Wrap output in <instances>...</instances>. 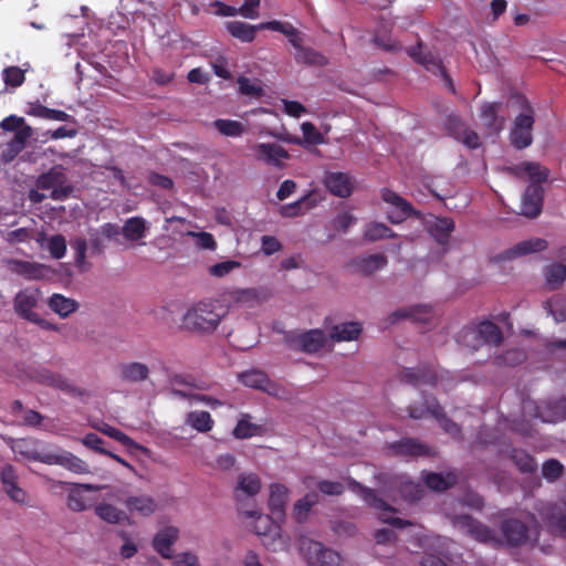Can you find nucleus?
<instances>
[{
    "instance_id": "1",
    "label": "nucleus",
    "mask_w": 566,
    "mask_h": 566,
    "mask_svg": "<svg viewBox=\"0 0 566 566\" xmlns=\"http://www.w3.org/2000/svg\"><path fill=\"white\" fill-rule=\"evenodd\" d=\"M227 313V308L218 300L202 298L187 308L181 318V328L201 336L211 335Z\"/></svg>"
},
{
    "instance_id": "2",
    "label": "nucleus",
    "mask_w": 566,
    "mask_h": 566,
    "mask_svg": "<svg viewBox=\"0 0 566 566\" xmlns=\"http://www.w3.org/2000/svg\"><path fill=\"white\" fill-rule=\"evenodd\" d=\"M509 102L520 111L518 115L513 120L509 139L515 149L522 150L530 147L533 143L535 111L527 97L523 94H512Z\"/></svg>"
},
{
    "instance_id": "3",
    "label": "nucleus",
    "mask_w": 566,
    "mask_h": 566,
    "mask_svg": "<svg viewBox=\"0 0 566 566\" xmlns=\"http://www.w3.org/2000/svg\"><path fill=\"white\" fill-rule=\"evenodd\" d=\"M283 342L292 350L312 355L325 348L328 337L321 328L304 332L289 331L284 333Z\"/></svg>"
},
{
    "instance_id": "4",
    "label": "nucleus",
    "mask_w": 566,
    "mask_h": 566,
    "mask_svg": "<svg viewBox=\"0 0 566 566\" xmlns=\"http://www.w3.org/2000/svg\"><path fill=\"white\" fill-rule=\"evenodd\" d=\"M460 336L463 343L473 349H478L486 344L499 346L503 340L500 327L490 321L463 328Z\"/></svg>"
},
{
    "instance_id": "5",
    "label": "nucleus",
    "mask_w": 566,
    "mask_h": 566,
    "mask_svg": "<svg viewBox=\"0 0 566 566\" xmlns=\"http://www.w3.org/2000/svg\"><path fill=\"white\" fill-rule=\"evenodd\" d=\"M40 300V291L36 289H24L17 293L13 300L14 312L22 318L41 326L44 329L55 331L56 326L33 312Z\"/></svg>"
},
{
    "instance_id": "6",
    "label": "nucleus",
    "mask_w": 566,
    "mask_h": 566,
    "mask_svg": "<svg viewBox=\"0 0 566 566\" xmlns=\"http://www.w3.org/2000/svg\"><path fill=\"white\" fill-rule=\"evenodd\" d=\"M349 486L354 491H358L361 495L363 500L373 509L378 510L380 512L379 520L384 523L390 524L392 526L402 528L410 523L400 517H391L390 513H395L396 510L390 506L385 500L378 496L377 492L373 489L365 488L360 483L355 480H349Z\"/></svg>"
},
{
    "instance_id": "7",
    "label": "nucleus",
    "mask_w": 566,
    "mask_h": 566,
    "mask_svg": "<svg viewBox=\"0 0 566 566\" xmlns=\"http://www.w3.org/2000/svg\"><path fill=\"white\" fill-rule=\"evenodd\" d=\"M408 55L418 64L422 65L428 72L439 75L443 78L448 87L454 92L452 78L448 74L441 57L428 50L421 41L415 46L407 49Z\"/></svg>"
},
{
    "instance_id": "8",
    "label": "nucleus",
    "mask_w": 566,
    "mask_h": 566,
    "mask_svg": "<svg viewBox=\"0 0 566 566\" xmlns=\"http://www.w3.org/2000/svg\"><path fill=\"white\" fill-rule=\"evenodd\" d=\"M380 197L388 205L387 219L394 224H399L410 217L419 218L421 216L409 201L389 188H382Z\"/></svg>"
},
{
    "instance_id": "9",
    "label": "nucleus",
    "mask_w": 566,
    "mask_h": 566,
    "mask_svg": "<svg viewBox=\"0 0 566 566\" xmlns=\"http://www.w3.org/2000/svg\"><path fill=\"white\" fill-rule=\"evenodd\" d=\"M300 551L311 566H340V555L331 548L324 547L319 542L303 538Z\"/></svg>"
},
{
    "instance_id": "10",
    "label": "nucleus",
    "mask_w": 566,
    "mask_h": 566,
    "mask_svg": "<svg viewBox=\"0 0 566 566\" xmlns=\"http://www.w3.org/2000/svg\"><path fill=\"white\" fill-rule=\"evenodd\" d=\"M123 490H117L109 494V499L120 502L130 514H138L143 517L153 515L157 510V502L147 494L124 496Z\"/></svg>"
},
{
    "instance_id": "11",
    "label": "nucleus",
    "mask_w": 566,
    "mask_h": 566,
    "mask_svg": "<svg viewBox=\"0 0 566 566\" xmlns=\"http://www.w3.org/2000/svg\"><path fill=\"white\" fill-rule=\"evenodd\" d=\"M32 378L41 385L60 389L61 391H64L71 396L81 397L86 394V391L84 389L73 385L62 374L54 373L51 369L45 368V367H40L38 369H34L32 373Z\"/></svg>"
},
{
    "instance_id": "12",
    "label": "nucleus",
    "mask_w": 566,
    "mask_h": 566,
    "mask_svg": "<svg viewBox=\"0 0 566 566\" xmlns=\"http://www.w3.org/2000/svg\"><path fill=\"white\" fill-rule=\"evenodd\" d=\"M502 534V544L510 547H518L524 545L528 539V526L521 520L510 517L500 524Z\"/></svg>"
},
{
    "instance_id": "13",
    "label": "nucleus",
    "mask_w": 566,
    "mask_h": 566,
    "mask_svg": "<svg viewBox=\"0 0 566 566\" xmlns=\"http://www.w3.org/2000/svg\"><path fill=\"white\" fill-rule=\"evenodd\" d=\"M509 172L516 178L530 179V185H539L546 182L549 177V170L545 166L536 161H523L518 165L507 168Z\"/></svg>"
},
{
    "instance_id": "14",
    "label": "nucleus",
    "mask_w": 566,
    "mask_h": 566,
    "mask_svg": "<svg viewBox=\"0 0 566 566\" xmlns=\"http://www.w3.org/2000/svg\"><path fill=\"white\" fill-rule=\"evenodd\" d=\"M544 188L539 185H528L522 197L521 214L536 218L543 208Z\"/></svg>"
},
{
    "instance_id": "15",
    "label": "nucleus",
    "mask_w": 566,
    "mask_h": 566,
    "mask_svg": "<svg viewBox=\"0 0 566 566\" xmlns=\"http://www.w3.org/2000/svg\"><path fill=\"white\" fill-rule=\"evenodd\" d=\"M399 379L405 384L419 387L421 385L436 386L438 377L431 367L422 366L419 368L402 369L399 374Z\"/></svg>"
},
{
    "instance_id": "16",
    "label": "nucleus",
    "mask_w": 566,
    "mask_h": 566,
    "mask_svg": "<svg viewBox=\"0 0 566 566\" xmlns=\"http://www.w3.org/2000/svg\"><path fill=\"white\" fill-rule=\"evenodd\" d=\"M239 380L247 387L259 389L269 395L279 397L280 388L272 382L268 375L261 370L252 369L239 375Z\"/></svg>"
},
{
    "instance_id": "17",
    "label": "nucleus",
    "mask_w": 566,
    "mask_h": 566,
    "mask_svg": "<svg viewBox=\"0 0 566 566\" xmlns=\"http://www.w3.org/2000/svg\"><path fill=\"white\" fill-rule=\"evenodd\" d=\"M33 132L30 126L19 129L14 137L7 143L4 149L0 154V161L2 164H10L17 156L25 148L27 142L31 138Z\"/></svg>"
},
{
    "instance_id": "18",
    "label": "nucleus",
    "mask_w": 566,
    "mask_h": 566,
    "mask_svg": "<svg viewBox=\"0 0 566 566\" xmlns=\"http://www.w3.org/2000/svg\"><path fill=\"white\" fill-rule=\"evenodd\" d=\"M12 270L27 280H43L49 277L53 271L49 265L23 260H11Z\"/></svg>"
},
{
    "instance_id": "19",
    "label": "nucleus",
    "mask_w": 566,
    "mask_h": 566,
    "mask_svg": "<svg viewBox=\"0 0 566 566\" xmlns=\"http://www.w3.org/2000/svg\"><path fill=\"white\" fill-rule=\"evenodd\" d=\"M45 461L48 465L57 464L77 474L88 472L86 462L65 450H53L52 458H48Z\"/></svg>"
},
{
    "instance_id": "20",
    "label": "nucleus",
    "mask_w": 566,
    "mask_h": 566,
    "mask_svg": "<svg viewBox=\"0 0 566 566\" xmlns=\"http://www.w3.org/2000/svg\"><path fill=\"white\" fill-rule=\"evenodd\" d=\"M463 525L468 528V532L474 537L476 541L485 544H490L492 546L502 545V541L496 537L495 532L489 526L482 524L478 520L464 515L462 516Z\"/></svg>"
},
{
    "instance_id": "21",
    "label": "nucleus",
    "mask_w": 566,
    "mask_h": 566,
    "mask_svg": "<svg viewBox=\"0 0 566 566\" xmlns=\"http://www.w3.org/2000/svg\"><path fill=\"white\" fill-rule=\"evenodd\" d=\"M1 483L4 492L17 503H25L27 492L18 485V476L11 464H6L0 473Z\"/></svg>"
},
{
    "instance_id": "22",
    "label": "nucleus",
    "mask_w": 566,
    "mask_h": 566,
    "mask_svg": "<svg viewBox=\"0 0 566 566\" xmlns=\"http://www.w3.org/2000/svg\"><path fill=\"white\" fill-rule=\"evenodd\" d=\"M434 313L429 305H415L410 307H403L395 311L390 314L389 321L391 324L398 322L401 318H411L418 323H429L433 318Z\"/></svg>"
},
{
    "instance_id": "23",
    "label": "nucleus",
    "mask_w": 566,
    "mask_h": 566,
    "mask_svg": "<svg viewBox=\"0 0 566 566\" xmlns=\"http://www.w3.org/2000/svg\"><path fill=\"white\" fill-rule=\"evenodd\" d=\"M326 188L339 198H347L353 192L352 178L345 172H329L325 176Z\"/></svg>"
},
{
    "instance_id": "24",
    "label": "nucleus",
    "mask_w": 566,
    "mask_h": 566,
    "mask_svg": "<svg viewBox=\"0 0 566 566\" xmlns=\"http://www.w3.org/2000/svg\"><path fill=\"white\" fill-rule=\"evenodd\" d=\"M548 247L545 239L533 238L518 242L513 248L504 251L501 255V260H512L517 256L526 255L534 252L544 251Z\"/></svg>"
},
{
    "instance_id": "25",
    "label": "nucleus",
    "mask_w": 566,
    "mask_h": 566,
    "mask_svg": "<svg viewBox=\"0 0 566 566\" xmlns=\"http://www.w3.org/2000/svg\"><path fill=\"white\" fill-rule=\"evenodd\" d=\"M397 455L403 457H428L432 455L431 449L413 438L401 439L390 446Z\"/></svg>"
},
{
    "instance_id": "26",
    "label": "nucleus",
    "mask_w": 566,
    "mask_h": 566,
    "mask_svg": "<svg viewBox=\"0 0 566 566\" xmlns=\"http://www.w3.org/2000/svg\"><path fill=\"white\" fill-rule=\"evenodd\" d=\"M178 528L168 526L160 530L153 539L154 549L166 559L171 558L172 551L171 546L178 538Z\"/></svg>"
},
{
    "instance_id": "27",
    "label": "nucleus",
    "mask_w": 566,
    "mask_h": 566,
    "mask_svg": "<svg viewBox=\"0 0 566 566\" xmlns=\"http://www.w3.org/2000/svg\"><path fill=\"white\" fill-rule=\"evenodd\" d=\"M256 150V158L259 160L265 161L266 164H270L272 166H275L277 168H282L283 164L281 163L282 158H289V153L285 150L282 146L270 143H261L258 144L255 147Z\"/></svg>"
},
{
    "instance_id": "28",
    "label": "nucleus",
    "mask_w": 566,
    "mask_h": 566,
    "mask_svg": "<svg viewBox=\"0 0 566 566\" xmlns=\"http://www.w3.org/2000/svg\"><path fill=\"white\" fill-rule=\"evenodd\" d=\"M388 263L387 256L384 254H370L357 256L352 260L350 264L355 271L364 274L371 275L375 272L384 269Z\"/></svg>"
},
{
    "instance_id": "29",
    "label": "nucleus",
    "mask_w": 566,
    "mask_h": 566,
    "mask_svg": "<svg viewBox=\"0 0 566 566\" xmlns=\"http://www.w3.org/2000/svg\"><path fill=\"white\" fill-rule=\"evenodd\" d=\"M261 488V480L255 473H241L234 488V496L237 501H241L242 495L253 497L260 492Z\"/></svg>"
},
{
    "instance_id": "30",
    "label": "nucleus",
    "mask_w": 566,
    "mask_h": 566,
    "mask_svg": "<svg viewBox=\"0 0 566 566\" xmlns=\"http://www.w3.org/2000/svg\"><path fill=\"white\" fill-rule=\"evenodd\" d=\"M118 370L120 379L132 384L147 380L150 374L148 366L139 361L120 364Z\"/></svg>"
},
{
    "instance_id": "31",
    "label": "nucleus",
    "mask_w": 566,
    "mask_h": 566,
    "mask_svg": "<svg viewBox=\"0 0 566 566\" xmlns=\"http://www.w3.org/2000/svg\"><path fill=\"white\" fill-rule=\"evenodd\" d=\"M501 103H484L481 106L480 119L483 125L493 133H500L503 128L504 119L500 118L497 113Z\"/></svg>"
},
{
    "instance_id": "32",
    "label": "nucleus",
    "mask_w": 566,
    "mask_h": 566,
    "mask_svg": "<svg viewBox=\"0 0 566 566\" xmlns=\"http://www.w3.org/2000/svg\"><path fill=\"white\" fill-rule=\"evenodd\" d=\"M289 489L281 483L270 485L269 507L273 515L281 517L284 514Z\"/></svg>"
},
{
    "instance_id": "33",
    "label": "nucleus",
    "mask_w": 566,
    "mask_h": 566,
    "mask_svg": "<svg viewBox=\"0 0 566 566\" xmlns=\"http://www.w3.org/2000/svg\"><path fill=\"white\" fill-rule=\"evenodd\" d=\"M361 325L357 322H347L333 326L329 338L333 342H350L355 340L361 334Z\"/></svg>"
},
{
    "instance_id": "34",
    "label": "nucleus",
    "mask_w": 566,
    "mask_h": 566,
    "mask_svg": "<svg viewBox=\"0 0 566 566\" xmlns=\"http://www.w3.org/2000/svg\"><path fill=\"white\" fill-rule=\"evenodd\" d=\"M185 423L198 432H209L214 426L211 415L205 410H195L187 413Z\"/></svg>"
},
{
    "instance_id": "35",
    "label": "nucleus",
    "mask_w": 566,
    "mask_h": 566,
    "mask_svg": "<svg viewBox=\"0 0 566 566\" xmlns=\"http://www.w3.org/2000/svg\"><path fill=\"white\" fill-rule=\"evenodd\" d=\"M102 486L94 484H75V488L67 495V506L74 512H82L87 509V503L82 495V491H98Z\"/></svg>"
},
{
    "instance_id": "36",
    "label": "nucleus",
    "mask_w": 566,
    "mask_h": 566,
    "mask_svg": "<svg viewBox=\"0 0 566 566\" xmlns=\"http://www.w3.org/2000/svg\"><path fill=\"white\" fill-rule=\"evenodd\" d=\"M66 181V176L61 166H54L36 179V188L41 190H53L60 184Z\"/></svg>"
},
{
    "instance_id": "37",
    "label": "nucleus",
    "mask_w": 566,
    "mask_h": 566,
    "mask_svg": "<svg viewBox=\"0 0 566 566\" xmlns=\"http://www.w3.org/2000/svg\"><path fill=\"white\" fill-rule=\"evenodd\" d=\"M454 221L451 218L442 217L438 218L431 226H430V233L434 238V240L439 244H447L449 242V238L451 235V232L454 230Z\"/></svg>"
},
{
    "instance_id": "38",
    "label": "nucleus",
    "mask_w": 566,
    "mask_h": 566,
    "mask_svg": "<svg viewBox=\"0 0 566 566\" xmlns=\"http://www.w3.org/2000/svg\"><path fill=\"white\" fill-rule=\"evenodd\" d=\"M227 30L233 38L250 43L255 39L259 28L242 21H230L227 23Z\"/></svg>"
},
{
    "instance_id": "39",
    "label": "nucleus",
    "mask_w": 566,
    "mask_h": 566,
    "mask_svg": "<svg viewBox=\"0 0 566 566\" xmlns=\"http://www.w3.org/2000/svg\"><path fill=\"white\" fill-rule=\"evenodd\" d=\"M240 513L248 517L255 518L253 528H254L255 534H258L260 536H266L277 530V526L273 523L271 516L261 514L256 510H251V511L240 510Z\"/></svg>"
},
{
    "instance_id": "40",
    "label": "nucleus",
    "mask_w": 566,
    "mask_h": 566,
    "mask_svg": "<svg viewBox=\"0 0 566 566\" xmlns=\"http://www.w3.org/2000/svg\"><path fill=\"white\" fill-rule=\"evenodd\" d=\"M510 458L521 473H534L537 471V462L534 457L522 449L513 448Z\"/></svg>"
},
{
    "instance_id": "41",
    "label": "nucleus",
    "mask_w": 566,
    "mask_h": 566,
    "mask_svg": "<svg viewBox=\"0 0 566 566\" xmlns=\"http://www.w3.org/2000/svg\"><path fill=\"white\" fill-rule=\"evenodd\" d=\"M294 49L296 50L295 61L298 64L325 65L327 63V60L323 54L312 48L303 46L302 39L298 41V46Z\"/></svg>"
},
{
    "instance_id": "42",
    "label": "nucleus",
    "mask_w": 566,
    "mask_h": 566,
    "mask_svg": "<svg viewBox=\"0 0 566 566\" xmlns=\"http://www.w3.org/2000/svg\"><path fill=\"white\" fill-rule=\"evenodd\" d=\"M49 306L61 317H67L77 310L78 304L72 298L55 293L49 298Z\"/></svg>"
},
{
    "instance_id": "43",
    "label": "nucleus",
    "mask_w": 566,
    "mask_h": 566,
    "mask_svg": "<svg viewBox=\"0 0 566 566\" xmlns=\"http://www.w3.org/2000/svg\"><path fill=\"white\" fill-rule=\"evenodd\" d=\"M544 422H557L566 420V398L549 401L545 412L538 415Z\"/></svg>"
},
{
    "instance_id": "44",
    "label": "nucleus",
    "mask_w": 566,
    "mask_h": 566,
    "mask_svg": "<svg viewBox=\"0 0 566 566\" xmlns=\"http://www.w3.org/2000/svg\"><path fill=\"white\" fill-rule=\"evenodd\" d=\"M458 482V476L454 473H448L446 475L441 473H428L424 476L426 485L434 491H446Z\"/></svg>"
},
{
    "instance_id": "45",
    "label": "nucleus",
    "mask_w": 566,
    "mask_h": 566,
    "mask_svg": "<svg viewBox=\"0 0 566 566\" xmlns=\"http://www.w3.org/2000/svg\"><path fill=\"white\" fill-rule=\"evenodd\" d=\"M95 514L103 521L111 524H118L127 520L124 511L108 503H99L95 506Z\"/></svg>"
},
{
    "instance_id": "46",
    "label": "nucleus",
    "mask_w": 566,
    "mask_h": 566,
    "mask_svg": "<svg viewBox=\"0 0 566 566\" xmlns=\"http://www.w3.org/2000/svg\"><path fill=\"white\" fill-rule=\"evenodd\" d=\"M123 234L130 241H137L145 235V220L139 217H133L126 220L123 227Z\"/></svg>"
},
{
    "instance_id": "47",
    "label": "nucleus",
    "mask_w": 566,
    "mask_h": 566,
    "mask_svg": "<svg viewBox=\"0 0 566 566\" xmlns=\"http://www.w3.org/2000/svg\"><path fill=\"white\" fill-rule=\"evenodd\" d=\"M544 275L546 283L552 289H558L566 280V265L553 263L545 268Z\"/></svg>"
},
{
    "instance_id": "48",
    "label": "nucleus",
    "mask_w": 566,
    "mask_h": 566,
    "mask_svg": "<svg viewBox=\"0 0 566 566\" xmlns=\"http://www.w3.org/2000/svg\"><path fill=\"white\" fill-rule=\"evenodd\" d=\"M213 126L221 135L228 137H239L245 130L242 123L233 119L219 118L213 122Z\"/></svg>"
},
{
    "instance_id": "49",
    "label": "nucleus",
    "mask_w": 566,
    "mask_h": 566,
    "mask_svg": "<svg viewBox=\"0 0 566 566\" xmlns=\"http://www.w3.org/2000/svg\"><path fill=\"white\" fill-rule=\"evenodd\" d=\"M317 494L308 493L304 497L300 499L293 509V513L295 520L300 523L304 522L312 510V507L317 503Z\"/></svg>"
},
{
    "instance_id": "50",
    "label": "nucleus",
    "mask_w": 566,
    "mask_h": 566,
    "mask_svg": "<svg viewBox=\"0 0 566 566\" xmlns=\"http://www.w3.org/2000/svg\"><path fill=\"white\" fill-rule=\"evenodd\" d=\"M546 520L551 532L566 539V512L553 510Z\"/></svg>"
},
{
    "instance_id": "51",
    "label": "nucleus",
    "mask_w": 566,
    "mask_h": 566,
    "mask_svg": "<svg viewBox=\"0 0 566 566\" xmlns=\"http://www.w3.org/2000/svg\"><path fill=\"white\" fill-rule=\"evenodd\" d=\"M397 234L384 223L373 222L366 227L364 238L368 241H378L386 238H395Z\"/></svg>"
},
{
    "instance_id": "52",
    "label": "nucleus",
    "mask_w": 566,
    "mask_h": 566,
    "mask_svg": "<svg viewBox=\"0 0 566 566\" xmlns=\"http://www.w3.org/2000/svg\"><path fill=\"white\" fill-rule=\"evenodd\" d=\"M423 402L412 403L408 407L409 417L412 419H422L428 415L432 416L433 401H438L433 396H423Z\"/></svg>"
},
{
    "instance_id": "53",
    "label": "nucleus",
    "mask_w": 566,
    "mask_h": 566,
    "mask_svg": "<svg viewBox=\"0 0 566 566\" xmlns=\"http://www.w3.org/2000/svg\"><path fill=\"white\" fill-rule=\"evenodd\" d=\"M433 408L432 410V417L436 418L441 426V428L450 433V434H459L460 428L459 426L453 422L451 419H449L443 410V408L440 406L438 401H433Z\"/></svg>"
},
{
    "instance_id": "54",
    "label": "nucleus",
    "mask_w": 566,
    "mask_h": 566,
    "mask_svg": "<svg viewBox=\"0 0 566 566\" xmlns=\"http://www.w3.org/2000/svg\"><path fill=\"white\" fill-rule=\"evenodd\" d=\"M314 206L313 201L311 200L310 195L302 197L300 200L285 205L281 209V213L284 217H296L300 213H302L304 210H308Z\"/></svg>"
},
{
    "instance_id": "55",
    "label": "nucleus",
    "mask_w": 566,
    "mask_h": 566,
    "mask_svg": "<svg viewBox=\"0 0 566 566\" xmlns=\"http://www.w3.org/2000/svg\"><path fill=\"white\" fill-rule=\"evenodd\" d=\"M250 416L243 415V417L238 421L233 434L238 439H248L255 436L259 431V426L249 421Z\"/></svg>"
},
{
    "instance_id": "56",
    "label": "nucleus",
    "mask_w": 566,
    "mask_h": 566,
    "mask_svg": "<svg viewBox=\"0 0 566 566\" xmlns=\"http://www.w3.org/2000/svg\"><path fill=\"white\" fill-rule=\"evenodd\" d=\"M564 472V465L556 459H549L542 465V475L547 481L554 482L558 480Z\"/></svg>"
},
{
    "instance_id": "57",
    "label": "nucleus",
    "mask_w": 566,
    "mask_h": 566,
    "mask_svg": "<svg viewBox=\"0 0 566 566\" xmlns=\"http://www.w3.org/2000/svg\"><path fill=\"white\" fill-rule=\"evenodd\" d=\"M46 248L52 258L60 260L66 252V239L62 234H54L48 239Z\"/></svg>"
},
{
    "instance_id": "58",
    "label": "nucleus",
    "mask_w": 566,
    "mask_h": 566,
    "mask_svg": "<svg viewBox=\"0 0 566 566\" xmlns=\"http://www.w3.org/2000/svg\"><path fill=\"white\" fill-rule=\"evenodd\" d=\"M452 123L459 126V129L462 132L461 138L459 139L460 142L471 149L480 147V137L474 130L467 128L461 119L452 120Z\"/></svg>"
},
{
    "instance_id": "59",
    "label": "nucleus",
    "mask_w": 566,
    "mask_h": 566,
    "mask_svg": "<svg viewBox=\"0 0 566 566\" xmlns=\"http://www.w3.org/2000/svg\"><path fill=\"white\" fill-rule=\"evenodd\" d=\"M2 76L6 85L18 87L25 81L24 71L19 66H8L2 71Z\"/></svg>"
},
{
    "instance_id": "60",
    "label": "nucleus",
    "mask_w": 566,
    "mask_h": 566,
    "mask_svg": "<svg viewBox=\"0 0 566 566\" xmlns=\"http://www.w3.org/2000/svg\"><path fill=\"white\" fill-rule=\"evenodd\" d=\"M423 492L424 489L420 483L407 481L400 484V493L408 501L416 502L420 500L423 495Z\"/></svg>"
},
{
    "instance_id": "61",
    "label": "nucleus",
    "mask_w": 566,
    "mask_h": 566,
    "mask_svg": "<svg viewBox=\"0 0 566 566\" xmlns=\"http://www.w3.org/2000/svg\"><path fill=\"white\" fill-rule=\"evenodd\" d=\"M238 85L239 92L242 95L252 96L256 98L264 95V90L262 88V86L251 82V80L245 76H240L238 78Z\"/></svg>"
},
{
    "instance_id": "62",
    "label": "nucleus",
    "mask_w": 566,
    "mask_h": 566,
    "mask_svg": "<svg viewBox=\"0 0 566 566\" xmlns=\"http://www.w3.org/2000/svg\"><path fill=\"white\" fill-rule=\"evenodd\" d=\"M549 314L556 322L566 321V300L555 297L546 303Z\"/></svg>"
},
{
    "instance_id": "63",
    "label": "nucleus",
    "mask_w": 566,
    "mask_h": 566,
    "mask_svg": "<svg viewBox=\"0 0 566 566\" xmlns=\"http://www.w3.org/2000/svg\"><path fill=\"white\" fill-rule=\"evenodd\" d=\"M71 247L75 252V263L78 268L86 264L87 241L83 238H76L71 241Z\"/></svg>"
},
{
    "instance_id": "64",
    "label": "nucleus",
    "mask_w": 566,
    "mask_h": 566,
    "mask_svg": "<svg viewBox=\"0 0 566 566\" xmlns=\"http://www.w3.org/2000/svg\"><path fill=\"white\" fill-rule=\"evenodd\" d=\"M240 265L241 264L238 261L228 260L212 265L209 269V272L213 276L222 277Z\"/></svg>"
}]
</instances>
